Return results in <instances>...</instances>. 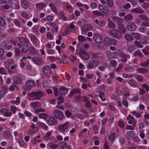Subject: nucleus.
Returning a JSON list of instances; mask_svg holds the SVG:
<instances>
[{
    "label": "nucleus",
    "instance_id": "obj_1",
    "mask_svg": "<svg viewBox=\"0 0 149 149\" xmlns=\"http://www.w3.org/2000/svg\"><path fill=\"white\" fill-rule=\"evenodd\" d=\"M29 47L26 45L22 44L21 46L18 48V49L15 50V55L18 56L20 53L24 54L26 53L28 51Z\"/></svg>",
    "mask_w": 149,
    "mask_h": 149
},
{
    "label": "nucleus",
    "instance_id": "obj_2",
    "mask_svg": "<svg viewBox=\"0 0 149 149\" xmlns=\"http://www.w3.org/2000/svg\"><path fill=\"white\" fill-rule=\"evenodd\" d=\"M110 33L113 37L120 40L122 36L121 33L117 30L112 29L110 31Z\"/></svg>",
    "mask_w": 149,
    "mask_h": 149
},
{
    "label": "nucleus",
    "instance_id": "obj_3",
    "mask_svg": "<svg viewBox=\"0 0 149 149\" xmlns=\"http://www.w3.org/2000/svg\"><path fill=\"white\" fill-rule=\"evenodd\" d=\"M99 61L95 59H92L88 63L87 68L88 69H92L97 67L99 65Z\"/></svg>",
    "mask_w": 149,
    "mask_h": 149
},
{
    "label": "nucleus",
    "instance_id": "obj_4",
    "mask_svg": "<svg viewBox=\"0 0 149 149\" xmlns=\"http://www.w3.org/2000/svg\"><path fill=\"white\" fill-rule=\"evenodd\" d=\"M53 113L54 117L58 120H62L64 118L63 113L58 109L55 110L53 111Z\"/></svg>",
    "mask_w": 149,
    "mask_h": 149
},
{
    "label": "nucleus",
    "instance_id": "obj_5",
    "mask_svg": "<svg viewBox=\"0 0 149 149\" xmlns=\"http://www.w3.org/2000/svg\"><path fill=\"white\" fill-rule=\"evenodd\" d=\"M36 85L35 82L33 80H29L26 82L25 89L28 90H30L34 88Z\"/></svg>",
    "mask_w": 149,
    "mask_h": 149
},
{
    "label": "nucleus",
    "instance_id": "obj_6",
    "mask_svg": "<svg viewBox=\"0 0 149 149\" xmlns=\"http://www.w3.org/2000/svg\"><path fill=\"white\" fill-rule=\"evenodd\" d=\"M70 125L69 122H66L63 125L58 126V129L59 131L61 132H64L65 130H68Z\"/></svg>",
    "mask_w": 149,
    "mask_h": 149
},
{
    "label": "nucleus",
    "instance_id": "obj_7",
    "mask_svg": "<svg viewBox=\"0 0 149 149\" xmlns=\"http://www.w3.org/2000/svg\"><path fill=\"white\" fill-rule=\"evenodd\" d=\"M29 95L31 97H36V99L38 100L43 95V93L42 91H38L36 92H33L29 93Z\"/></svg>",
    "mask_w": 149,
    "mask_h": 149
},
{
    "label": "nucleus",
    "instance_id": "obj_8",
    "mask_svg": "<svg viewBox=\"0 0 149 149\" xmlns=\"http://www.w3.org/2000/svg\"><path fill=\"white\" fill-rule=\"evenodd\" d=\"M95 42L97 44H100L103 42L102 37L98 34H95L93 36Z\"/></svg>",
    "mask_w": 149,
    "mask_h": 149
},
{
    "label": "nucleus",
    "instance_id": "obj_9",
    "mask_svg": "<svg viewBox=\"0 0 149 149\" xmlns=\"http://www.w3.org/2000/svg\"><path fill=\"white\" fill-rule=\"evenodd\" d=\"M127 29L130 31H134L136 28L135 24L132 22H129L127 25Z\"/></svg>",
    "mask_w": 149,
    "mask_h": 149
},
{
    "label": "nucleus",
    "instance_id": "obj_10",
    "mask_svg": "<svg viewBox=\"0 0 149 149\" xmlns=\"http://www.w3.org/2000/svg\"><path fill=\"white\" fill-rule=\"evenodd\" d=\"M0 112L4 116L7 117H9L11 116L12 113L10 111L9 109L7 108H3L1 109L0 110Z\"/></svg>",
    "mask_w": 149,
    "mask_h": 149
},
{
    "label": "nucleus",
    "instance_id": "obj_11",
    "mask_svg": "<svg viewBox=\"0 0 149 149\" xmlns=\"http://www.w3.org/2000/svg\"><path fill=\"white\" fill-rule=\"evenodd\" d=\"M31 60L34 63L37 65H40L42 63V60L41 58L37 57L31 58Z\"/></svg>",
    "mask_w": 149,
    "mask_h": 149
},
{
    "label": "nucleus",
    "instance_id": "obj_12",
    "mask_svg": "<svg viewBox=\"0 0 149 149\" xmlns=\"http://www.w3.org/2000/svg\"><path fill=\"white\" fill-rule=\"evenodd\" d=\"M42 71L44 74L45 75L52 74V73L50 67L48 66H44L42 68Z\"/></svg>",
    "mask_w": 149,
    "mask_h": 149
},
{
    "label": "nucleus",
    "instance_id": "obj_13",
    "mask_svg": "<svg viewBox=\"0 0 149 149\" xmlns=\"http://www.w3.org/2000/svg\"><path fill=\"white\" fill-rule=\"evenodd\" d=\"M98 9L103 13H106L108 12V9L106 6L100 4L98 5Z\"/></svg>",
    "mask_w": 149,
    "mask_h": 149
},
{
    "label": "nucleus",
    "instance_id": "obj_14",
    "mask_svg": "<svg viewBox=\"0 0 149 149\" xmlns=\"http://www.w3.org/2000/svg\"><path fill=\"white\" fill-rule=\"evenodd\" d=\"M79 56L83 59L86 60L88 59L89 57L88 54L84 51L80 52Z\"/></svg>",
    "mask_w": 149,
    "mask_h": 149
},
{
    "label": "nucleus",
    "instance_id": "obj_15",
    "mask_svg": "<svg viewBox=\"0 0 149 149\" xmlns=\"http://www.w3.org/2000/svg\"><path fill=\"white\" fill-rule=\"evenodd\" d=\"M47 123L50 125H53L56 123V119L53 117H49Z\"/></svg>",
    "mask_w": 149,
    "mask_h": 149
},
{
    "label": "nucleus",
    "instance_id": "obj_16",
    "mask_svg": "<svg viewBox=\"0 0 149 149\" xmlns=\"http://www.w3.org/2000/svg\"><path fill=\"white\" fill-rule=\"evenodd\" d=\"M112 19L114 22L117 23L118 25L121 24L123 22V19L118 18L117 17H112Z\"/></svg>",
    "mask_w": 149,
    "mask_h": 149
},
{
    "label": "nucleus",
    "instance_id": "obj_17",
    "mask_svg": "<svg viewBox=\"0 0 149 149\" xmlns=\"http://www.w3.org/2000/svg\"><path fill=\"white\" fill-rule=\"evenodd\" d=\"M19 41L21 43L25 44V45H27L29 43V40L27 38L22 37H20L19 40Z\"/></svg>",
    "mask_w": 149,
    "mask_h": 149
},
{
    "label": "nucleus",
    "instance_id": "obj_18",
    "mask_svg": "<svg viewBox=\"0 0 149 149\" xmlns=\"http://www.w3.org/2000/svg\"><path fill=\"white\" fill-rule=\"evenodd\" d=\"M29 49L31 55H35L38 53V51L33 47H30Z\"/></svg>",
    "mask_w": 149,
    "mask_h": 149
},
{
    "label": "nucleus",
    "instance_id": "obj_19",
    "mask_svg": "<svg viewBox=\"0 0 149 149\" xmlns=\"http://www.w3.org/2000/svg\"><path fill=\"white\" fill-rule=\"evenodd\" d=\"M13 47V46L10 45L9 42L5 41L3 42L2 47L5 49H9Z\"/></svg>",
    "mask_w": 149,
    "mask_h": 149
},
{
    "label": "nucleus",
    "instance_id": "obj_20",
    "mask_svg": "<svg viewBox=\"0 0 149 149\" xmlns=\"http://www.w3.org/2000/svg\"><path fill=\"white\" fill-rule=\"evenodd\" d=\"M104 42L106 46H109L111 45V38L108 37H106L104 40Z\"/></svg>",
    "mask_w": 149,
    "mask_h": 149
},
{
    "label": "nucleus",
    "instance_id": "obj_21",
    "mask_svg": "<svg viewBox=\"0 0 149 149\" xmlns=\"http://www.w3.org/2000/svg\"><path fill=\"white\" fill-rule=\"evenodd\" d=\"M13 80L14 82L17 84H20L22 82V79L18 77H13Z\"/></svg>",
    "mask_w": 149,
    "mask_h": 149
},
{
    "label": "nucleus",
    "instance_id": "obj_22",
    "mask_svg": "<svg viewBox=\"0 0 149 149\" xmlns=\"http://www.w3.org/2000/svg\"><path fill=\"white\" fill-rule=\"evenodd\" d=\"M21 5L24 9H26L29 7L30 3L28 1L24 0L21 2Z\"/></svg>",
    "mask_w": 149,
    "mask_h": 149
},
{
    "label": "nucleus",
    "instance_id": "obj_23",
    "mask_svg": "<svg viewBox=\"0 0 149 149\" xmlns=\"http://www.w3.org/2000/svg\"><path fill=\"white\" fill-rule=\"evenodd\" d=\"M135 134L133 131H130L127 133L126 138L127 140H130L132 138Z\"/></svg>",
    "mask_w": 149,
    "mask_h": 149
},
{
    "label": "nucleus",
    "instance_id": "obj_24",
    "mask_svg": "<svg viewBox=\"0 0 149 149\" xmlns=\"http://www.w3.org/2000/svg\"><path fill=\"white\" fill-rule=\"evenodd\" d=\"M59 91L60 94L62 95H65L68 92L67 88L64 86L61 87L59 88Z\"/></svg>",
    "mask_w": 149,
    "mask_h": 149
},
{
    "label": "nucleus",
    "instance_id": "obj_25",
    "mask_svg": "<svg viewBox=\"0 0 149 149\" xmlns=\"http://www.w3.org/2000/svg\"><path fill=\"white\" fill-rule=\"evenodd\" d=\"M92 25L91 24H88L84 25L83 27V31L85 32H87L91 29Z\"/></svg>",
    "mask_w": 149,
    "mask_h": 149
},
{
    "label": "nucleus",
    "instance_id": "obj_26",
    "mask_svg": "<svg viewBox=\"0 0 149 149\" xmlns=\"http://www.w3.org/2000/svg\"><path fill=\"white\" fill-rule=\"evenodd\" d=\"M132 11L138 13H144L145 12V11L140 7L133 9Z\"/></svg>",
    "mask_w": 149,
    "mask_h": 149
},
{
    "label": "nucleus",
    "instance_id": "obj_27",
    "mask_svg": "<svg viewBox=\"0 0 149 149\" xmlns=\"http://www.w3.org/2000/svg\"><path fill=\"white\" fill-rule=\"evenodd\" d=\"M49 24L51 26V29L53 31H56L57 30V25L55 22H49Z\"/></svg>",
    "mask_w": 149,
    "mask_h": 149
},
{
    "label": "nucleus",
    "instance_id": "obj_28",
    "mask_svg": "<svg viewBox=\"0 0 149 149\" xmlns=\"http://www.w3.org/2000/svg\"><path fill=\"white\" fill-rule=\"evenodd\" d=\"M135 49V47L133 45H128L127 47V51L130 53H132Z\"/></svg>",
    "mask_w": 149,
    "mask_h": 149
},
{
    "label": "nucleus",
    "instance_id": "obj_29",
    "mask_svg": "<svg viewBox=\"0 0 149 149\" xmlns=\"http://www.w3.org/2000/svg\"><path fill=\"white\" fill-rule=\"evenodd\" d=\"M81 91L80 90L78 89H74L72 90L70 92L69 95V97H71L73 95L74 93H77L80 94L81 93Z\"/></svg>",
    "mask_w": 149,
    "mask_h": 149
},
{
    "label": "nucleus",
    "instance_id": "obj_30",
    "mask_svg": "<svg viewBox=\"0 0 149 149\" xmlns=\"http://www.w3.org/2000/svg\"><path fill=\"white\" fill-rule=\"evenodd\" d=\"M36 8L38 10H41L46 7L45 4L44 3H40L36 4Z\"/></svg>",
    "mask_w": 149,
    "mask_h": 149
},
{
    "label": "nucleus",
    "instance_id": "obj_31",
    "mask_svg": "<svg viewBox=\"0 0 149 149\" xmlns=\"http://www.w3.org/2000/svg\"><path fill=\"white\" fill-rule=\"evenodd\" d=\"M128 84L130 86L134 87H136L137 86V82L133 79L129 80Z\"/></svg>",
    "mask_w": 149,
    "mask_h": 149
},
{
    "label": "nucleus",
    "instance_id": "obj_32",
    "mask_svg": "<svg viewBox=\"0 0 149 149\" xmlns=\"http://www.w3.org/2000/svg\"><path fill=\"white\" fill-rule=\"evenodd\" d=\"M124 37L126 40L128 41H132L134 39V38L132 36V35H131L128 34H125L124 35Z\"/></svg>",
    "mask_w": 149,
    "mask_h": 149
},
{
    "label": "nucleus",
    "instance_id": "obj_33",
    "mask_svg": "<svg viewBox=\"0 0 149 149\" xmlns=\"http://www.w3.org/2000/svg\"><path fill=\"white\" fill-rule=\"evenodd\" d=\"M6 24V20L2 17L0 16V26L2 27H5Z\"/></svg>",
    "mask_w": 149,
    "mask_h": 149
},
{
    "label": "nucleus",
    "instance_id": "obj_34",
    "mask_svg": "<svg viewBox=\"0 0 149 149\" xmlns=\"http://www.w3.org/2000/svg\"><path fill=\"white\" fill-rule=\"evenodd\" d=\"M136 80L140 82H143L144 79V77L141 75H134Z\"/></svg>",
    "mask_w": 149,
    "mask_h": 149
},
{
    "label": "nucleus",
    "instance_id": "obj_35",
    "mask_svg": "<svg viewBox=\"0 0 149 149\" xmlns=\"http://www.w3.org/2000/svg\"><path fill=\"white\" fill-rule=\"evenodd\" d=\"M133 16L131 14H129L124 17L125 21L127 22H129L131 21L133 19Z\"/></svg>",
    "mask_w": 149,
    "mask_h": 149
},
{
    "label": "nucleus",
    "instance_id": "obj_36",
    "mask_svg": "<svg viewBox=\"0 0 149 149\" xmlns=\"http://www.w3.org/2000/svg\"><path fill=\"white\" fill-rule=\"evenodd\" d=\"M118 29L123 33H125L126 29L124 25L122 24V23L118 25Z\"/></svg>",
    "mask_w": 149,
    "mask_h": 149
},
{
    "label": "nucleus",
    "instance_id": "obj_37",
    "mask_svg": "<svg viewBox=\"0 0 149 149\" xmlns=\"http://www.w3.org/2000/svg\"><path fill=\"white\" fill-rule=\"evenodd\" d=\"M49 6L50 7L51 9L56 14L57 13V11L55 5L53 3H51L49 4Z\"/></svg>",
    "mask_w": 149,
    "mask_h": 149
},
{
    "label": "nucleus",
    "instance_id": "obj_38",
    "mask_svg": "<svg viewBox=\"0 0 149 149\" xmlns=\"http://www.w3.org/2000/svg\"><path fill=\"white\" fill-rule=\"evenodd\" d=\"M115 134L113 132L110 133L108 137L109 140L111 141H113L115 139Z\"/></svg>",
    "mask_w": 149,
    "mask_h": 149
},
{
    "label": "nucleus",
    "instance_id": "obj_39",
    "mask_svg": "<svg viewBox=\"0 0 149 149\" xmlns=\"http://www.w3.org/2000/svg\"><path fill=\"white\" fill-rule=\"evenodd\" d=\"M4 50L3 48H0V58L1 59L4 60L6 57L4 54Z\"/></svg>",
    "mask_w": 149,
    "mask_h": 149
},
{
    "label": "nucleus",
    "instance_id": "obj_40",
    "mask_svg": "<svg viewBox=\"0 0 149 149\" xmlns=\"http://www.w3.org/2000/svg\"><path fill=\"white\" fill-rule=\"evenodd\" d=\"M108 24L109 26L111 28L113 29L115 28V25L114 23L112 20L109 19Z\"/></svg>",
    "mask_w": 149,
    "mask_h": 149
},
{
    "label": "nucleus",
    "instance_id": "obj_41",
    "mask_svg": "<svg viewBox=\"0 0 149 149\" xmlns=\"http://www.w3.org/2000/svg\"><path fill=\"white\" fill-rule=\"evenodd\" d=\"M122 102L123 105L125 107H128V103L127 101V98L125 97H123Z\"/></svg>",
    "mask_w": 149,
    "mask_h": 149
},
{
    "label": "nucleus",
    "instance_id": "obj_42",
    "mask_svg": "<svg viewBox=\"0 0 149 149\" xmlns=\"http://www.w3.org/2000/svg\"><path fill=\"white\" fill-rule=\"evenodd\" d=\"M31 106L34 109L36 108L37 107L40 106V104L38 101H36L31 103Z\"/></svg>",
    "mask_w": 149,
    "mask_h": 149
},
{
    "label": "nucleus",
    "instance_id": "obj_43",
    "mask_svg": "<svg viewBox=\"0 0 149 149\" xmlns=\"http://www.w3.org/2000/svg\"><path fill=\"white\" fill-rule=\"evenodd\" d=\"M31 40L34 45H36L37 39L36 37L33 35L31 36Z\"/></svg>",
    "mask_w": 149,
    "mask_h": 149
},
{
    "label": "nucleus",
    "instance_id": "obj_44",
    "mask_svg": "<svg viewBox=\"0 0 149 149\" xmlns=\"http://www.w3.org/2000/svg\"><path fill=\"white\" fill-rule=\"evenodd\" d=\"M57 99L58 100V102H57V104H60L62 103H63L64 100L63 96L59 95L58 97L57 98Z\"/></svg>",
    "mask_w": 149,
    "mask_h": 149
},
{
    "label": "nucleus",
    "instance_id": "obj_45",
    "mask_svg": "<svg viewBox=\"0 0 149 149\" xmlns=\"http://www.w3.org/2000/svg\"><path fill=\"white\" fill-rule=\"evenodd\" d=\"M131 34L137 40H139L141 38L140 34L138 33L132 32L131 33Z\"/></svg>",
    "mask_w": 149,
    "mask_h": 149
},
{
    "label": "nucleus",
    "instance_id": "obj_46",
    "mask_svg": "<svg viewBox=\"0 0 149 149\" xmlns=\"http://www.w3.org/2000/svg\"><path fill=\"white\" fill-rule=\"evenodd\" d=\"M37 124L43 129L47 130L48 128V127L43 123L41 122H38Z\"/></svg>",
    "mask_w": 149,
    "mask_h": 149
},
{
    "label": "nucleus",
    "instance_id": "obj_47",
    "mask_svg": "<svg viewBox=\"0 0 149 149\" xmlns=\"http://www.w3.org/2000/svg\"><path fill=\"white\" fill-rule=\"evenodd\" d=\"M136 70L140 73L142 74L147 72V70L146 68H139L136 69Z\"/></svg>",
    "mask_w": 149,
    "mask_h": 149
},
{
    "label": "nucleus",
    "instance_id": "obj_48",
    "mask_svg": "<svg viewBox=\"0 0 149 149\" xmlns=\"http://www.w3.org/2000/svg\"><path fill=\"white\" fill-rule=\"evenodd\" d=\"M133 55L135 56H139L140 57H142L143 54L140 50H137L133 54Z\"/></svg>",
    "mask_w": 149,
    "mask_h": 149
},
{
    "label": "nucleus",
    "instance_id": "obj_49",
    "mask_svg": "<svg viewBox=\"0 0 149 149\" xmlns=\"http://www.w3.org/2000/svg\"><path fill=\"white\" fill-rule=\"evenodd\" d=\"M139 17L143 20L148 21L149 19L147 16L144 14H141L139 15Z\"/></svg>",
    "mask_w": 149,
    "mask_h": 149
},
{
    "label": "nucleus",
    "instance_id": "obj_50",
    "mask_svg": "<svg viewBox=\"0 0 149 149\" xmlns=\"http://www.w3.org/2000/svg\"><path fill=\"white\" fill-rule=\"evenodd\" d=\"M134 69L133 67H127L124 68V70L125 71L127 72H132L134 70Z\"/></svg>",
    "mask_w": 149,
    "mask_h": 149
},
{
    "label": "nucleus",
    "instance_id": "obj_51",
    "mask_svg": "<svg viewBox=\"0 0 149 149\" xmlns=\"http://www.w3.org/2000/svg\"><path fill=\"white\" fill-rule=\"evenodd\" d=\"M149 65V59H147L146 60L143 62L141 63V66L143 67L148 66Z\"/></svg>",
    "mask_w": 149,
    "mask_h": 149
},
{
    "label": "nucleus",
    "instance_id": "obj_52",
    "mask_svg": "<svg viewBox=\"0 0 149 149\" xmlns=\"http://www.w3.org/2000/svg\"><path fill=\"white\" fill-rule=\"evenodd\" d=\"M21 16L25 19H28L29 18V15L25 12H23L21 14Z\"/></svg>",
    "mask_w": 149,
    "mask_h": 149
},
{
    "label": "nucleus",
    "instance_id": "obj_53",
    "mask_svg": "<svg viewBox=\"0 0 149 149\" xmlns=\"http://www.w3.org/2000/svg\"><path fill=\"white\" fill-rule=\"evenodd\" d=\"M18 143L21 147L23 146L24 144V142L22 138H19L18 139Z\"/></svg>",
    "mask_w": 149,
    "mask_h": 149
},
{
    "label": "nucleus",
    "instance_id": "obj_54",
    "mask_svg": "<svg viewBox=\"0 0 149 149\" xmlns=\"http://www.w3.org/2000/svg\"><path fill=\"white\" fill-rule=\"evenodd\" d=\"M0 74H7V73L6 71V69L2 67L0 68Z\"/></svg>",
    "mask_w": 149,
    "mask_h": 149
},
{
    "label": "nucleus",
    "instance_id": "obj_55",
    "mask_svg": "<svg viewBox=\"0 0 149 149\" xmlns=\"http://www.w3.org/2000/svg\"><path fill=\"white\" fill-rule=\"evenodd\" d=\"M107 2V5L109 7H110L113 4V1L112 0H105Z\"/></svg>",
    "mask_w": 149,
    "mask_h": 149
},
{
    "label": "nucleus",
    "instance_id": "obj_56",
    "mask_svg": "<svg viewBox=\"0 0 149 149\" xmlns=\"http://www.w3.org/2000/svg\"><path fill=\"white\" fill-rule=\"evenodd\" d=\"M126 142L125 138L123 136H120L119 137V143L122 144H124Z\"/></svg>",
    "mask_w": 149,
    "mask_h": 149
},
{
    "label": "nucleus",
    "instance_id": "obj_57",
    "mask_svg": "<svg viewBox=\"0 0 149 149\" xmlns=\"http://www.w3.org/2000/svg\"><path fill=\"white\" fill-rule=\"evenodd\" d=\"M47 114L44 113H39V117L45 119L47 118Z\"/></svg>",
    "mask_w": 149,
    "mask_h": 149
},
{
    "label": "nucleus",
    "instance_id": "obj_58",
    "mask_svg": "<svg viewBox=\"0 0 149 149\" xmlns=\"http://www.w3.org/2000/svg\"><path fill=\"white\" fill-rule=\"evenodd\" d=\"M4 135L6 137H10L11 136V134L9 131L6 130L4 132Z\"/></svg>",
    "mask_w": 149,
    "mask_h": 149
},
{
    "label": "nucleus",
    "instance_id": "obj_59",
    "mask_svg": "<svg viewBox=\"0 0 149 149\" xmlns=\"http://www.w3.org/2000/svg\"><path fill=\"white\" fill-rule=\"evenodd\" d=\"M92 13L95 15L100 16L102 15V14L98 10H94L92 12Z\"/></svg>",
    "mask_w": 149,
    "mask_h": 149
},
{
    "label": "nucleus",
    "instance_id": "obj_60",
    "mask_svg": "<svg viewBox=\"0 0 149 149\" xmlns=\"http://www.w3.org/2000/svg\"><path fill=\"white\" fill-rule=\"evenodd\" d=\"M38 131V129H31L29 130V134H32L33 133H36Z\"/></svg>",
    "mask_w": 149,
    "mask_h": 149
},
{
    "label": "nucleus",
    "instance_id": "obj_61",
    "mask_svg": "<svg viewBox=\"0 0 149 149\" xmlns=\"http://www.w3.org/2000/svg\"><path fill=\"white\" fill-rule=\"evenodd\" d=\"M139 132H140L139 136L142 139H143L145 136V134L143 132V130L141 129L139 130Z\"/></svg>",
    "mask_w": 149,
    "mask_h": 149
},
{
    "label": "nucleus",
    "instance_id": "obj_62",
    "mask_svg": "<svg viewBox=\"0 0 149 149\" xmlns=\"http://www.w3.org/2000/svg\"><path fill=\"white\" fill-rule=\"evenodd\" d=\"M132 114L137 118H139L141 116L140 114L139 113L136 112V111H133L132 112Z\"/></svg>",
    "mask_w": 149,
    "mask_h": 149
},
{
    "label": "nucleus",
    "instance_id": "obj_63",
    "mask_svg": "<svg viewBox=\"0 0 149 149\" xmlns=\"http://www.w3.org/2000/svg\"><path fill=\"white\" fill-rule=\"evenodd\" d=\"M14 23L17 26L20 27L21 26V24L19 20L17 19H15L14 20Z\"/></svg>",
    "mask_w": 149,
    "mask_h": 149
},
{
    "label": "nucleus",
    "instance_id": "obj_64",
    "mask_svg": "<svg viewBox=\"0 0 149 149\" xmlns=\"http://www.w3.org/2000/svg\"><path fill=\"white\" fill-rule=\"evenodd\" d=\"M11 65V63H10V62L9 61H6L5 62L4 66L5 67L8 69L9 66Z\"/></svg>",
    "mask_w": 149,
    "mask_h": 149
}]
</instances>
